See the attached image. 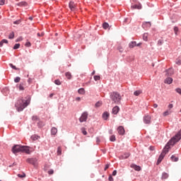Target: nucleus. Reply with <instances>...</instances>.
<instances>
[{"mask_svg":"<svg viewBox=\"0 0 181 181\" xmlns=\"http://www.w3.org/2000/svg\"><path fill=\"white\" fill-rule=\"evenodd\" d=\"M181 140V129L180 132H177V134L173 136L168 143H167V144L165 146L163 152L161 153V154H163L164 156H165L170 149V146H174L175 144V143L178 142L179 141Z\"/></svg>","mask_w":181,"mask_h":181,"instance_id":"1","label":"nucleus"},{"mask_svg":"<svg viewBox=\"0 0 181 181\" xmlns=\"http://www.w3.org/2000/svg\"><path fill=\"white\" fill-rule=\"evenodd\" d=\"M30 97L25 98V99L21 98L17 100L16 103L15 104V107L18 112L23 111V110L26 108L29 104H30Z\"/></svg>","mask_w":181,"mask_h":181,"instance_id":"2","label":"nucleus"},{"mask_svg":"<svg viewBox=\"0 0 181 181\" xmlns=\"http://www.w3.org/2000/svg\"><path fill=\"white\" fill-rule=\"evenodd\" d=\"M12 152L14 154H17L19 152H23L27 154H30V150L29 149V147L27 146L15 145L12 148Z\"/></svg>","mask_w":181,"mask_h":181,"instance_id":"3","label":"nucleus"},{"mask_svg":"<svg viewBox=\"0 0 181 181\" xmlns=\"http://www.w3.org/2000/svg\"><path fill=\"white\" fill-rule=\"evenodd\" d=\"M110 99L115 104H119L122 100V95L117 92H112L110 94Z\"/></svg>","mask_w":181,"mask_h":181,"instance_id":"4","label":"nucleus"},{"mask_svg":"<svg viewBox=\"0 0 181 181\" xmlns=\"http://www.w3.org/2000/svg\"><path fill=\"white\" fill-rule=\"evenodd\" d=\"M152 117L149 115H146L143 117V122L144 124H151Z\"/></svg>","mask_w":181,"mask_h":181,"instance_id":"5","label":"nucleus"},{"mask_svg":"<svg viewBox=\"0 0 181 181\" xmlns=\"http://www.w3.org/2000/svg\"><path fill=\"white\" fill-rule=\"evenodd\" d=\"M88 112H83L82 113L81 117L79 118V122H86L87 119H88Z\"/></svg>","mask_w":181,"mask_h":181,"instance_id":"6","label":"nucleus"},{"mask_svg":"<svg viewBox=\"0 0 181 181\" xmlns=\"http://www.w3.org/2000/svg\"><path fill=\"white\" fill-rule=\"evenodd\" d=\"M69 8H71V10L72 11H74L76 10V4L75 3H74V2H72V1L69 2Z\"/></svg>","mask_w":181,"mask_h":181,"instance_id":"7","label":"nucleus"},{"mask_svg":"<svg viewBox=\"0 0 181 181\" xmlns=\"http://www.w3.org/2000/svg\"><path fill=\"white\" fill-rule=\"evenodd\" d=\"M117 132H118L119 135H124L125 133L124 129L122 126H119L117 128Z\"/></svg>","mask_w":181,"mask_h":181,"instance_id":"8","label":"nucleus"},{"mask_svg":"<svg viewBox=\"0 0 181 181\" xmlns=\"http://www.w3.org/2000/svg\"><path fill=\"white\" fill-rule=\"evenodd\" d=\"M130 168H132V169H134L136 171L141 170V167L139 165H136L135 164L130 165Z\"/></svg>","mask_w":181,"mask_h":181,"instance_id":"9","label":"nucleus"},{"mask_svg":"<svg viewBox=\"0 0 181 181\" xmlns=\"http://www.w3.org/2000/svg\"><path fill=\"white\" fill-rule=\"evenodd\" d=\"M119 107L118 106H115L113 108H112V114L114 115H117V113L119 112Z\"/></svg>","mask_w":181,"mask_h":181,"instance_id":"10","label":"nucleus"},{"mask_svg":"<svg viewBox=\"0 0 181 181\" xmlns=\"http://www.w3.org/2000/svg\"><path fill=\"white\" fill-rule=\"evenodd\" d=\"M165 156L163 153L160 154V156L158 158V160H157V165H159L162 162V160H163V158H165Z\"/></svg>","mask_w":181,"mask_h":181,"instance_id":"11","label":"nucleus"},{"mask_svg":"<svg viewBox=\"0 0 181 181\" xmlns=\"http://www.w3.org/2000/svg\"><path fill=\"white\" fill-rule=\"evenodd\" d=\"M142 27L144 28H151V22L143 23Z\"/></svg>","mask_w":181,"mask_h":181,"instance_id":"12","label":"nucleus"},{"mask_svg":"<svg viewBox=\"0 0 181 181\" xmlns=\"http://www.w3.org/2000/svg\"><path fill=\"white\" fill-rule=\"evenodd\" d=\"M109 117H110V113L108 112H105L103 114V118L104 120H107Z\"/></svg>","mask_w":181,"mask_h":181,"instance_id":"13","label":"nucleus"},{"mask_svg":"<svg viewBox=\"0 0 181 181\" xmlns=\"http://www.w3.org/2000/svg\"><path fill=\"white\" fill-rule=\"evenodd\" d=\"M132 9H139V10H140L141 8V4L132 5Z\"/></svg>","mask_w":181,"mask_h":181,"instance_id":"14","label":"nucleus"},{"mask_svg":"<svg viewBox=\"0 0 181 181\" xmlns=\"http://www.w3.org/2000/svg\"><path fill=\"white\" fill-rule=\"evenodd\" d=\"M173 81V78H166L164 82H165V83L170 84V83H172Z\"/></svg>","mask_w":181,"mask_h":181,"instance_id":"15","label":"nucleus"},{"mask_svg":"<svg viewBox=\"0 0 181 181\" xmlns=\"http://www.w3.org/2000/svg\"><path fill=\"white\" fill-rule=\"evenodd\" d=\"M57 129L56 127H52L51 129V135H56L57 134Z\"/></svg>","mask_w":181,"mask_h":181,"instance_id":"16","label":"nucleus"},{"mask_svg":"<svg viewBox=\"0 0 181 181\" xmlns=\"http://www.w3.org/2000/svg\"><path fill=\"white\" fill-rule=\"evenodd\" d=\"M167 76H171L174 74V70L173 69H170L166 71Z\"/></svg>","mask_w":181,"mask_h":181,"instance_id":"17","label":"nucleus"},{"mask_svg":"<svg viewBox=\"0 0 181 181\" xmlns=\"http://www.w3.org/2000/svg\"><path fill=\"white\" fill-rule=\"evenodd\" d=\"M136 47V42L133 41V42H129V48H133V47Z\"/></svg>","mask_w":181,"mask_h":181,"instance_id":"18","label":"nucleus"},{"mask_svg":"<svg viewBox=\"0 0 181 181\" xmlns=\"http://www.w3.org/2000/svg\"><path fill=\"white\" fill-rule=\"evenodd\" d=\"M172 113V110H165L163 113V115L164 117H166L168 115H170Z\"/></svg>","mask_w":181,"mask_h":181,"instance_id":"19","label":"nucleus"},{"mask_svg":"<svg viewBox=\"0 0 181 181\" xmlns=\"http://www.w3.org/2000/svg\"><path fill=\"white\" fill-rule=\"evenodd\" d=\"M4 43H5V44H7V43H8V40H6V39L2 40L0 42V47H2Z\"/></svg>","mask_w":181,"mask_h":181,"instance_id":"20","label":"nucleus"},{"mask_svg":"<svg viewBox=\"0 0 181 181\" xmlns=\"http://www.w3.org/2000/svg\"><path fill=\"white\" fill-rule=\"evenodd\" d=\"M40 137L39 136L37 135H33L31 136V139L33 141H37V139H39Z\"/></svg>","mask_w":181,"mask_h":181,"instance_id":"21","label":"nucleus"},{"mask_svg":"<svg viewBox=\"0 0 181 181\" xmlns=\"http://www.w3.org/2000/svg\"><path fill=\"white\" fill-rule=\"evenodd\" d=\"M169 177L167 173H163L162 175V180H166Z\"/></svg>","mask_w":181,"mask_h":181,"instance_id":"22","label":"nucleus"},{"mask_svg":"<svg viewBox=\"0 0 181 181\" xmlns=\"http://www.w3.org/2000/svg\"><path fill=\"white\" fill-rule=\"evenodd\" d=\"M65 76H66V77L69 80H71V79L72 76H71V74L70 72H66V73L65 74Z\"/></svg>","mask_w":181,"mask_h":181,"instance_id":"23","label":"nucleus"},{"mask_svg":"<svg viewBox=\"0 0 181 181\" xmlns=\"http://www.w3.org/2000/svg\"><path fill=\"white\" fill-rule=\"evenodd\" d=\"M62 147L59 146L57 148V155L58 156H62Z\"/></svg>","mask_w":181,"mask_h":181,"instance_id":"24","label":"nucleus"},{"mask_svg":"<svg viewBox=\"0 0 181 181\" xmlns=\"http://www.w3.org/2000/svg\"><path fill=\"white\" fill-rule=\"evenodd\" d=\"M78 93L80 95H84L85 94V89L84 88H80L78 90Z\"/></svg>","mask_w":181,"mask_h":181,"instance_id":"25","label":"nucleus"},{"mask_svg":"<svg viewBox=\"0 0 181 181\" xmlns=\"http://www.w3.org/2000/svg\"><path fill=\"white\" fill-rule=\"evenodd\" d=\"M37 125L39 128H42L45 126V124L42 122L39 121Z\"/></svg>","mask_w":181,"mask_h":181,"instance_id":"26","label":"nucleus"},{"mask_svg":"<svg viewBox=\"0 0 181 181\" xmlns=\"http://www.w3.org/2000/svg\"><path fill=\"white\" fill-rule=\"evenodd\" d=\"M103 28L105 30H107V29L109 28V24H108V23H103Z\"/></svg>","mask_w":181,"mask_h":181,"instance_id":"27","label":"nucleus"},{"mask_svg":"<svg viewBox=\"0 0 181 181\" xmlns=\"http://www.w3.org/2000/svg\"><path fill=\"white\" fill-rule=\"evenodd\" d=\"M110 141L111 142H115V141H116V137H115V135H112V136H110Z\"/></svg>","mask_w":181,"mask_h":181,"instance_id":"28","label":"nucleus"},{"mask_svg":"<svg viewBox=\"0 0 181 181\" xmlns=\"http://www.w3.org/2000/svg\"><path fill=\"white\" fill-rule=\"evenodd\" d=\"M102 102L101 101H98L95 105V107L96 108H98V107H100L101 105H102Z\"/></svg>","mask_w":181,"mask_h":181,"instance_id":"29","label":"nucleus"},{"mask_svg":"<svg viewBox=\"0 0 181 181\" xmlns=\"http://www.w3.org/2000/svg\"><path fill=\"white\" fill-rule=\"evenodd\" d=\"M13 37H14V33H13V32H11V33L9 34L8 39H9V40H13Z\"/></svg>","mask_w":181,"mask_h":181,"instance_id":"30","label":"nucleus"},{"mask_svg":"<svg viewBox=\"0 0 181 181\" xmlns=\"http://www.w3.org/2000/svg\"><path fill=\"white\" fill-rule=\"evenodd\" d=\"M171 160H172L173 162H177L178 161V158H176L174 156H171Z\"/></svg>","mask_w":181,"mask_h":181,"instance_id":"31","label":"nucleus"},{"mask_svg":"<svg viewBox=\"0 0 181 181\" xmlns=\"http://www.w3.org/2000/svg\"><path fill=\"white\" fill-rule=\"evenodd\" d=\"M143 40H145V41L148 40V33H144L143 35Z\"/></svg>","mask_w":181,"mask_h":181,"instance_id":"32","label":"nucleus"},{"mask_svg":"<svg viewBox=\"0 0 181 181\" xmlns=\"http://www.w3.org/2000/svg\"><path fill=\"white\" fill-rule=\"evenodd\" d=\"M130 156V153H124V155L122 156L124 159H127Z\"/></svg>","mask_w":181,"mask_h":181,"instance_id":"33","label":"nucleus"},{"mask_svg":"<svg viewBox=\"0 0 181 181\" xmlns=\"http://www.w3.org/2000/svg\"><path fill=\"white\" fill-rule=\"evenodd\" d=\"M19 90H24L25 88H24V83H20L19 85Z\"/></svg>","mask_w":181,"mask_h":181,"instance_id":"34","label":"nucleus"},{"mask_svg":"<svg viewBox=\"0 0 181 181\" xmlns=\"http://www.w3.org/2000/svg\"><path fill=\"white\" fill-rule=\"evenodd\" d=\"M141 93V90H136L134 91V95L136 96H139Z\"/></svg>","mask_w":181,"mask_h":181,"instance_id":"35","label":"nucleus"},{"mask_svg":"<svg viewBox=\"0 0 181 181\" xmlns=\"http://www.w3.org/2000/svg\"><path fill=\"white\" fill-rule=\"evenodd\" d=\"M18 6H27V3L26 2H21L18 4Z\"/></svg>","mask_w":181,"mask_h":181,"instance_id":"36","label":"nucleus"},{"mask_svg":"<svg viewBox=\"0 0 181 181\" xmlns=\"http://www.w3.org/2000/svg\"><path fill=\"white\" fill-rule=\"evenodd\" d=\"M54 84L57 85V86H61L62 85V82L59 80H55L54 81Z\"/></svg>","mask_w":181,"mask_h":181,"instance_id":"37","label":"nucleus"},{"mask_svg":"<svg viewBox=\"0 0 181 181\" xmlns=\"http://www.w3.org/2000/svg\"><path fill=\"white\" fill-rule=\"evenodd\" d=\"M117 49L119 50V52H124V48L122 46L119 45L117 48Z\"/></svg>","mask_w":181,"mask_h":181,"instance_id":"38","label":"nucleus"},{"mask_svg":"<svg viewBox=\"0 0 181 181\" xmlns=\"http://www.w3.org/2000/svg\"><path fill=\"white\" fill-rule=\"evenodd\" d=\"M17 176H18L21 178H23V177H25L26 175H25V173H23L22 175L21 174H18V175H17Z\"/></svg>","mask_w":181,"mask_h":181,"instance_id":"39","label":"nucleus"},{"mask_svg":"<svg viewBox=\"0 0 181 181\" xmlns=\"http://www.w3.org/2000/svg\"><path fill=\"white\" fill-rule=\"evenodd\" d=\"M94 80H95V81H100V76H94Z\"/></svg>","mask_w":181,"mask_h":181,"instance_id":"40","label":"nucleus"},{"mask_svg":"<svg viewBox=\"0 0 181 181\" xmlns=\"http://www.w3.org/2000/svg\"><path fill=\"white\" fill-rule=\"evenodd\" d=\"M21 45L20 44H15L13 46V49H17L20 47Z\"/></svg>","mask_w":181,"mask_h":181,"instance_id":"41","label":"nucleus"},{"mask_svg":"<svg viewBox=\"0 0 181 181\" xmlns=\"http://www.w3.org/2000/svg\"><path fill=\"white\" fill-rule=\"evenodd\" d=\"M163 44V40H158V45L161 46Z\"/></svg>","mask_w":181,"mask_h":181,"instance_id":"42","label":"nucleus"},{"mask_svg":"<svg viewBox=\"0 0 181 181\" xmlns=\"http://www.w3.org/2000/svg\"><path fill=\"white\" fill-rule=\"evenodd\" d=\"M20 81H21V78L20 77L15 78V79H14L15 83H18Z\"/></svg>","mask_w":181,"mask_h":181,"instance_id":"43","label":"nucleus"},{"mask_svg":"<svg viewBox=\"0 0 181 181\" xmlns=\"http://www.w3.org/2000/svg\"><path fill=\"white\" fill-rule=\"evenodd\" d=\"M81 132L83 135H87V132L86 131L85 128H82Z\"/></svg>","mask_w":181,"mask_h":181,"instance_id":"44","label":"nucleus"},{"mask_svg":"<svg viewBox=\"0 0 181 181\" xmlns=\"http://www.w3.org/2000/svg\"><path fill=\"white\" fill-rule=\"evenodd\" d=\"M32 120L33 121H38L39 118L37 116H33Z\"/></svg>","mask_w":181,"mask_h":181,"instance_id":"45","label":"nucleus"},{"mask_svg":"<svg viewBox=\"0 0 181 181\" xmlns=\"http://www.w3.org/2000/svg\"><path fill=\"white\" fill-rule=\"evenodd\" d=\"M54 173V170H50L47 171L48 175H52Z\"/></svg>","mask_w":181,"mask_h":181,"instance_id":"46","label":"nucleus"},{"mask_svg":"<svg viewBox=\"0 0 181 181\" xmlns=\"http://www.w3.org/2000/svg\"><path fill=\"white\" fill-rule=\"evenodd\" d=\"M176 64L178 66H180L181 65V59H177L176 60Z\"/></svg>","mask_w":181,"mask_h":181,"instance_id":"47","label":"nucleus"},{"mask_svg":"<svg viewBox=\"0 0 181 181\" xmlns=\"http://www.w3.org/2000/svg\"><path fill=\"white\" fill-rule=\"evenodd\" d=\"M174 33H175V35H177V32H178V28L177 27H174Z\"/></svg>","mask_w":181,"mask_h":181,"instance_id":"48","label":"nucleus"},{"mask_svg":"<svg viewBox=\"0 0 181 181\" xmlns=\"http://www.w3.org/2000/svg\"><path fill=\"white\" fill-rule=\"evenodd\" d=\"M25 46L27 47H31V43L28 42L27 43L25 44Z\"/></svg>","mask_w":181,"mask_h":181,"instance_id":"49","label":"nucleus"},{"mask_svg":"<svg viewBox=\"0 0 181 181\" xmlns=\"http://www.w3.org/2000/svg\"><path fill=\"white\" fill-rule=\"evenodd\" d=\"M10 67H12L13 69L16 70L17 67L14 66L13 64H9Z\"/></svg>","mask_w":181,"mask_h":181,"instance_id":"50","label":"nucleus"},{"mask_svg":"<svg viewBox=\"0 0 181 181\" xmlns=\"http://www.w3.org/2000/svg\"><path fill=\"white\" fill-rule=\"evenodd\" d=\"M176 92L181 95V88H177Z\"/></svg>","mask_w":181,"mask_h":181,"instance_id":"51","label":"nucleus"},{"mask_svg":"<svg viewBox=\"0 0 181 181\" xmlns=\"http://www.w3.org/2000/svg\"><path fill=\"white\" fill-rule=\"evenodd\" d=\"M5 4V0H0V6H4Z\"/></svg>","mask_w":181,"mask_h":181,"instance_id":"52","label":"nucleus"},{"mask_svg":"<svg viewBox=\"0 0 181 181\" xmlns=\"http://www.w3.org/2000/svg\"><path fill=\"white\" fill-rule=\"evenodd\" d=\"M27 162L29 163H33V158H28Z\"/></svg>","mask_w":181,"mask_h":181,"instance_id":"53","label":"nucleus"},{"mask_svg":"<svg viewBox=\"0 0 181 181\" xmlns=\"http://www.w3.org/2000/svg\"><path fill=\"white\" fill-rule=\"evenodd\" d=\"M20 23H21V21L18 20V21H14V22H13V24H15V25H18Z\"/></svg>","mask_w":181,"mask_h":181,"instance_id":"54","label":"nucleus"},{"mask_svg":"<svg viewBox=\"0 0 181 181\" xmlns=\"http://www.w3.org/2000/svg\"><path fill=\"white\" fill-rule=\"evenodd\" d=\"M173 107H174V105H172V104H170V105H168V108H169L170 110V109H173Z\"/></svg>","mask_w":181,"mask_h":181,"instance_id":"55","label":"nucleus"},{"mask_svg":"<svg viewBox=\"0 0 181 181\" xmlns=\"http://www.w3.org/2000/svg\"><path fill=\"white\" fill-rule=\"evenodd\" d=\"M117 175V170H114L112 172V176H116Z\"/></svg>","mask_w":181,"mask_h":181,"instance_id":"56","label":"nucleus"},{"mask_svg":"<svg viewBox=\"0 0 181 181\" xmlns=\"http://www.w3.org/2000/svg\"><path fill=\"white\" fill-rule=\"evenodd\" d=\"M109 180L110 181H114V178L112 177V176H110V177H109Z\"/></svg>","mask_w":181,"mask_h":181,"instance_id":"57","label":"nucleus"},{"mask_svg":"<svg viewBox=\"0 0 181 181\" xmlns=\"http://www.w3.org/2000/svg\"><path fill=\"white\" fill-rule=\"evenodd\" d=\"M110 168L109 165H106L105 167V170H107Z\"/></svg>","mask_w":181,"mask_h":181,"instance_id":"58","label":"nucleus"},{"mask_svg":"<svg viewBox=\"0 0 181 181\" xmlns=\"http://www.w3.org/2000/svg\"><path fill=\"white\" fill-rule=\"evenodd\" d=\"M150 150L151 151H154L155 150V147L154 146H150Z\"/></svg>","mask_w":181,"mask_h":181,"instance_id":"59","label":"nucleus"},{"mask_svg":"<svg viewBox=\"0 0 181 181\" xmlns=\"http://www.w3.org/2000/svg\"><path fill=\"white\" fill-rule=\"evenodd\" d=\"M153 107H154V108H158V105L154 104V105H153Z\"/></svg>","mask_w":181,"mask_h":181,"instance_id":"60","label":"nucleus"},{"mask_svg":"<svg viewBox=\"0 0 181 181\" xmlns=\"http://www.w3.org/2000/svg\"><path fill=\"white\" fill-rule=\"evenodd\" d=\"M81 100V98H76V101H80Z\"/></svg>","mask_w":181,"mask_h":181,"instance_id":"61","label":"nucleus"},{"mask_svg":"<svg viewBox=\"0 0 181 181\" xmlns=\"http://www.w3.org/2000/svg\"><path fill=\"white\" fill-rule=\"evenodd\" d=\"M53 96H54V93H51V94L49 95V98H52Z\"/></svg>","mask_w":181,"mask_h":181,"instance_id":"62","label":"nucleus"},{"mask_svg":"<svg viewBox=\"0 0 181 181\" xmlns=\"http://www.w3.org/2000/svg\"><path fill=\"white\" fill-rule=\"evenodd\" d=\"M29 20H30V21H33V17H29Z\"/></svg>","mask_w":181,"mask_h":181,"instance_id":"63","label":"nucleus"},{"mask_svg":"<svg viewBox=\"0 0 181 181\" xmlns=\"http://www.w3.org/2000/svg\"><path fill=\"white\" fill-rule=\"evenodd\" d=\"M37 35L38 37H41V36H42V35H40V33H37Z\"/></svg>","mask_w":181,"mask_h":181,"instance_id":"64","label":"nucleus"}]
</instances>
